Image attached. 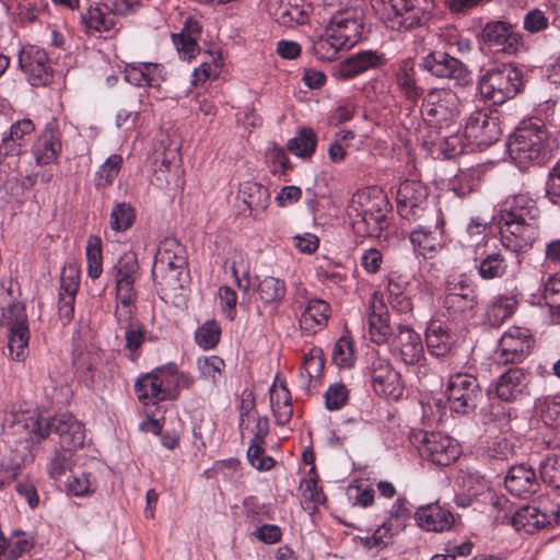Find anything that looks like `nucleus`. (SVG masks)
Listing matches in <instances>:
<instances>
[{
	"label": "nucleus",
	"mask_w": 560,
	"mask_h": 560,
	"mask_svg": "<svg viewBox=\"0 0 560 560\" xmlns=\"http://www.w3.org/2000/svg\"><path fill=\"white\" fill-rule=\"evenodd\" d=\"M390 205L384 191L378 187L358 190L348 206V215L352 229L362 237H380L387 226Z\"/></svg>",
	"instance_id": "f257e3e1"
},
{
	"label": "nucleus",
	"mask_w": 560,
	"mask_h": 560,
	"mask_svg": "<svg viewBox=\"0 0 560 560\" xmlns=\"http://www.w3.org/2000/svg\"><path fill=\"white\" fill-rule=\"evenodd\" d=\"M508 150L510 158L522 170L541 165L551 156L549 132L540 121H523L511 136Z\"/></svg>",
	"instance_id": "f03ea898"
},
{
	"label": "nucleus",
	"mask_w": 560,
	"mask_h": 560,
	"mask_svg": "<svg viewBox=\"0 0 560 560\" xmlns=\"http://www.w3.org/2000/svg\"><path fill=\"white\" fill-rule=\"evenodd\" d=\"M187 265L185 246L174 237L164 238L158 248L152 267L154 283L163 292L183 289L189 278Z\"/></svg>",
	"instance_id": "7ed1b4c3"
},
{
	"label": "nucleus",
	"mask_w": 560,
	"mask_h": 560,
	"mask_svg": "<svg viewBox=\"0 0 560 560\" xmlns=\"http://www.w3.org/2000/svg\"><path fill=\"white\" fill-rule=\"evenodd\" d=\"M460 102L451 89H431L422 98L421 114L429 133H442L443 129L460 127Z\"/></svg>",
	"instance_id": "20e7f679"
},
{
	"label": "nucleus",
	"mask_w": 560,
	"mask_h": 560,
	"mask_svg": "<svg viewBox=\"0 0 560 560\" xmlns=\"http://www.w3.org/2000/svg\"><path fill=\"white\" fill-rule=\"evenodd\" d=\"M392 28L408 31L430 20L433 0H372Z\"/></svg>",
	"instance_id": "39448f33"
},
{
	"label": "nucleus",
	"mask_w": 560,
	"mask_h": 560,
	"mask_svg": "<svg viewBox=\"0 0 560 560\" xmlns=\"http://www.w3.org/2000/svg\"><path fill=\"white\" fill-rule=\"evenodd\" d=\"M26 427L30 428V432L37 438L38 442L50 432H55L59 436L60 448L75 451L84 444V427L72 415L65 413L52 418L31 417Z\"/></svg>",
	"instance_id": "423d86ee"
},
{
	"label": "nucleus",
	"mask_w": 560,
	"mask_h": 560,
	"mask_svg": "<svg viewBox=\"0 0 560 560\" xmlns=\"http://www.w3.org/2000/svg\"><path fill=\"white\" fill-rule=\"evenodd\" d=\"M522 86V73L512 65H501L488 69L478 83L481 97L493 105H501L513 98Z\"/></svg>",
	"instance_id": "0eeeda50"
},
{
	"label": "nucleus",
	"mask_w": 560,
	"mask_h": 560,
	"mask_svg": "<svg viewBox=\"0 0 560 560\" xmlns=\"http://www.w3.org/2000/svg\"><path fill=\"white\" fill-rule=\"evenodd\" d=\"M11 295V289L0 288V298ZM0 323L10 331L8 349L10 357L15 361H23L27 355L30 330L25 307L21 303H9L7 307L0 305Z\"/></svg>",
	"instance_id": "6e6552de"
},
{
	"label": "nucleus",
	"mask_w": 560,
	"mask_h": 560,
	"mask_svg": "<svg viewBox=\"0 0 560 560\" xmlns=\"http://www.w3.org/2000/svg\"><path fill=\"white\" fill-rule=\"evenodd\" d=\"M421 223L410 232L413 250L423 257H433L445 245L444 215L438 208H431L428 217L418 219Z\"/></svg>",
	"instance_id": "1a4fd4ad"
},
{
	"label": "nucleus",
	"mask_w": 560,
	"mask_h": 560,
	"mask_svg": "<svg viewBox=\"0 0 560 560\" xmlns=\"http://www.w3.org/2000/svg\"><path fill=\"white\" fill-rule=\"evenodd\" d=\"M446 396L452 411L468 415L477 408L483 395L472 374L458 372L450 376Z\"/></svg>",
	"instance_id": "9d476101"
},
{
	"label": "nucleus",
	"mask_w": 560,
	"mask_h": 560,
	"mask_svg": "<svg viewBox=\"0 0 560 560\" xmlns=\"http://www.w3.org/2000/svg\"><path fill=\"white\" fill-rule=\"evenodd\" d=\"M420 68L435 78L453 80L459 86H466L472 81L468 67L445 50L429 52L421 59Z\"/></svg>",
	"instance_id": "9b49d317"
},
{
	"label": "nucleus",
	"mask_w": 560,
	"mask_h": 560,
	"mask_svg": "<svg viewBox=\"0 0 560 560\" xmlns=\"http://www.w3.org/2000/svg\"><path fill=\"white\" fill-rule=\"evenodd\" d=\"M415 442L420 455L439 466H448L460 455L459 444L440 432H419Z\"/></svg>",
	"instance_id": "f8f14e48"
},
{
	"label": "nucleus",
	"mask_w": 560,
	"mask_h": 560,
	"mask_svg": "<svg viewBox=\"0 0 560 560\" xmlns=\"http://www.w3.org/2000/svg\"><path fill=\"white\" fill-rule=\"evenodd\" d=\"M427 187L419 180L407 179L397 190V211L402 219L418 221L428 217L432 207L427 202Z\"/></svg>",
	"instance_id": "ddd939ff"
},
{
	"label": "nucleus",
	"mask_w": 560,
	"mask_h": 560,
	"mask_svg": "<svg viewBox=\"0 0 560 560\" xmlns=\"http://www.w3.org/2000/svg\"><path fill=\"white\" fill-rule=\"evenodd\" d=\"M131 4L126 0H115L112 3H95L90 5L81 20L90 31L109 33L117 31V15H124L131 11Z\"/></svg>",
	"instance_id": "4468645a"
},
{
	"label": "nucleus",
	"mask_w": 560,
	"mask_h": 560,
	"mask_svg": "<svg viewBox=\"0 0 560 560\" xmlns=\"http://www.w3.org/2000/svg\"><path fill=\"white\" fill-rule=\"evenodd\" d=\"M501 133L499 117L483 109L472 112L465 125V138L479 148L493 144Z\"/></svg>",
	"instance_id": "2eb2a0df"
},
{
	"label": "nucleus",
	"mask_w": 560,
	"mask_h": 560,
	"mask_svg": "<svg viewBox=\"0 0 560 560\" xmlns=\"http://www.w3.org/2000/svg\"><path fill=\"white\" fill-rule=\"evenodd\" d=\"M325 28L328 36L339 42L345 48H351L361 39L363 23L357 11L343 10L335 13Z\"/></svg>",
	"instance_id": "dca6fc26"
},
{
	"label": "nucleus",
	"mask_w": 560,
	"mask_h": 560,
	"mask_svg": "<svg viewBox=\"0 0 560 560\" xmlns=\"http://www.w3.org/2000/svg\"><path fill=\"white\" fill-rule=\"evenodd\" d=\"M481 37L487 46L509 55H515L524 47L522 34L504 21L488 22L482 28Z\"/></svg>",
	"instance_id": "f3484780"
},
{
	"label": "nucleus",
	"mask_w": 560,
	"mask_h": 560,
	"mask_svg": "<svg viewBox=\"0 0 560 560\" xmlns=\"http://www.w3.org/2000/svg\"><path fill=\"white\" fill-rule=\"evenodd\" d=\"M390 352L407 365L419 363L424 354L420 335L408 325L398 324L397 332L390 341Z\"/></svg>",
	"instance_id": "a211bd4d"
},
{
	"label": "nucleus",
	"mask_w": 560,
	"mask_h": 560,
	"mask_svg": "<svg viewBox=\"0 0 560 560\" xmlns=\"http://www.w3.org/2000/svg\"><path fill=\"white\" fill-rule=\"evenodd\" d=\"M499 225L503 245L513 252L527 250L538 236L534 221L499 220Z\"/></svg>",
	"instance_id": "6ab92c4d"
},
{
	"label": "nucleus",
	"mask_w": 560,
	"mask_h": 560,
	"mask_svg": "<svg viewBox=\"0 0 560 560\" xmlns=\"http://www.w3.org/2000/svg\"><path fill=\"white\" fill-rule=\"evenodd\" d=\"M443 304L454 317H471L478 304L477 294L466 281L448 283Z\"/></svg>",
	"instance_id": "aec40b11"
},
{
	"label": "nucleus",
	"mask_w": 560,
	"mask_h": 560,
	"mask_svg": "<svg viewBox=\"0 0 560 560\" xmlns=\"http://www.w3.org/2000/svg\"><path fill=\"white\" fill-rule=\"evenodd\" d=\"M530 375L521 368L509 369L495 382V396L503 401L513 402L529 395Z\"/></svg>",
	"instance_id": "412c9836"
},
{
	"label": "nucleus",
	"mask_w": 560,
	"mask_h": 560,
	"mask_svg": "<svg viewBox=\"0 0 560 560\" xmlns=\"http://www.w3.org/2000/svg\"><path fill=\"white\" fill-rule=\"evenodd\" d=\"M508 491L518 498H529L540 488L535 470L525 464L512 466L504 479Z\"/></svg>",
	"instance_id": "4be33fe9"
},
{
	"label": "nucleus",
	"mask_w": 560,
	"mask_h": 560,
	"mask_svg": "<svg viewBox=\"0 0 560 560\" xmlns=\"http://www.w3.org/2000/svg\"><path fill=\"white\" fill-rule=\"evenodd\" d=\"M539 215V209L535 199L528 192H520L509 196L500 209L499 220L502 221H535Z\"/></svg>",
	"instance_id": "5701e85b"
},
{
	"label": "nucleus",
	"mask_w": 560,
	"mask_h": 560,
	"mask_svg": "<svg viewBox=\"0 0 560 560\" xmlns=\"http://www.w3.org/2000/svg\"><path fill=\"white\" fill-rule=\"evenodd\" d=\"M22 70L31 77L33 85L48 83L50 79V66L47 52L36 46L23 50L19 58Z\"/></svg>",
	"instance_id": "b1692460"
},
{
	"label": "nucleus",
	"mask_w": 560,
	"mask_h": 560,
	"mask_svg": "<svg viewBox=\"0 0 560 560\" xmlns=\"http://www.w3.org/2000/svg\"><path fill=\"white\" fill-rule=\"evenodd\" d=\"M487 244H477L475 261L478 275L483 280L503 278L508 272V261L500 250H486Z\"/></svg>",
	"instance_id": "393cba45"
},
{
	"label": "nucleus",
	"mask_w": 560,
	"mask_h": 560,
	"mask_svg": "<svg viewBox=\"0 0 560 560\" xmlns=\"http://www.w3.org/2000/svg\"><path fill=\"white\" fill-rule=\"evenodd\" d=\"M532 345V338L518 329L505 332L499 343L500 359L504 363H520L529 353Z\"/></svg>",
	"instance_id": "a878e982"
},
{
	"label": "nucleus",
	"mask_w": 560,
	"mask_h": 560,
	"mask_svg": "<svg viewBox=\"0 0 560 560\" xmlns=\"http://www.w3.org/2000/svg\"><path fill=\"white\" fill-rule=\"evenodd\" d=\"M415 520L419 527L428 532L448 530L454 524L453 514L439 503H430L418 508Z\"/></svg>",
	"instance_id": "bb28decb"
},
{
	"label": "nucleus",
	"mask_w": 560,
	"mask_h": 560,
	"mask_svg": "<svg viewBox=\"0 0 560 560\" xmlns=\"http://www.w3.org/2000/svg\"><path fill=\"white\" fill-rule=\"evenodd\" d=\"M61 151L60 131L55 122H49L33 145V154L38 165L55 161Z\"/></svg>",
	"instance_id": "cd10ccee"
},
{
	"label": "nucleus",
	"mask_w": 560,
	"mask_h": 560,
	"mask_svg": "<svg viewBox=\"0 0 560 560\" xmlns=\"http://www.w3.org/2000/svg\"><path fill=\"white\" fill-rule=\"evenodd\" d=\"M384 54L374 50H362L348 57L340 63L338 73L342 79L354 78L370 69H377L385 63Z\"/></svg>",
	"instance_id": "c85d7f7f"
},
{
	"label": "nucleus",
	"mask_w": 560,
	"mask_h": 560,
	"mask_svg": "<svg viewBox=\"0 0 560 560\" xmlns=\"http://www.w3.org/2000/svg\"><path fill=\"white\" fill-rule=\"evenodd\" d=\"M369 331L371 340L377 345L387 341L392 335L387 308L377 293L372 295L370 302Z\"/></svg>",
	"instance_id": "c756f323"
},
{
	"label": "nucleus",
	"mask_w": 560,
	"mask_h": 560,
	"mask_svg": "<svg viewBox=\"0 0 560 560\" xmlns=\"http://www.w3.org/2000/svg\"><path fill=\"white\" fill-rule=\"evenodd\" d=\"M425 342L428 351L432 355L445 357L455 343V336L444 322L433 319L427 326Z\"/></svg>",
	"instance_id": "7c9ffc66"
},
{
	"label": "nucleus",
	"mask_w": 560,
	"mask_h": 560,
	"mask_svg": "<svg viewBox=\"0 0 560 560\" xmlns=\"http://www.w3.org/2000/svg\"><path fill=\"white\" fill-rule=\"evenodd\" d=\"M459 127L457 129H443V132L429 133L423 137V144L428 147H436L439 151L447 159L455 158L464 152L465 133L460 135Z\"/></svg>",
	"instance_id": "2f4dec72"
},
{
	"label": "nucleus",
	"mask_w": 560,
	"mask_h": 560,
	"mask_svg": "<svg viewBox=\"0 0 560 560\" xmlns=\"http://www.w3.org/2000/svg\"><path fill=\"white\" fill-rule=\"evenodd\" d=\"M35 130L34 122L24 118L11 125L9 132L4 133L1 139V147L4 149L5 155H20L26 147V137L31 136Z\"/></svg>",
	"instance_id": "473e14b6"
},
{
	"label": "nucleus",
	"mask_w": 560,
	"mask_h": 560,
	"mask_svg": "<svg viewBox=\"0 0 560 560\" xmlns=\"http://www.w3.org/2000/svg\"><path fill=\"white\" fill-rule=\"evenodd\" d=\"M416 75L415 63L411 59H404L398 65L395 73V80L400 93L412 104H417L423 94V89L418 84Z\"/></svg>",
	"instance_id": "72a5a7b5"
},
{
	"label": "nucleus",
	"mask_w": 560,
	"mask_h": 560,
	"mask_svg": "<svg viewBox=\"0 0 560 560\" xmlns=\"http://www.w3.org/2000/svg\"><path fill=\"white\" fill-rule=\"evenodd\" d=\"M371 376L376 392L393 395L398 383V374L393 370L389 361L376 357L371 363Z\"/></svg>",
	"instance_id": "f704fd0d"
},
{
	"label": "nucleus",
	"mask_w": 560,
	"mask_h": 560,
	"mask_svg": "<svg viewBox=\"0 0 560 560\" xmlns=\"http://www.w3.org/2000/svg\"><path fill=\"white\" fill-rule=\"evenodd\" d=\"M238 196L248 207L249 214L253 217L264 212L270 201L269 190L261 184L255 182H245L241 185Z\"/></svg>",
	"instance_id": "c9c22d12"
},
{
	"label": "nucleus",
	"mask_w": 560,
	"mask_h": 560,
	"mask_svg": "<svg viewBox=\"0 0 560 560\" xmlns=\"http://www.w3.org/2000/svg\"><path fill=\"white\" fill-rule=\"evenodd\" d=\"M139 261L133 252L124 253L113 267V276L116 282V289H129L135 287L139 275Z\"/></svg>",
	"instance_id": "e433bc0d"
},
{
	"label": "nucleus",
	"mask_w": 560,
	"mask_h": 560,
	"mask_svg": "<svg viewBox=\"0 0 560 560\" xmlns=\"http://www.w3.org/2000/svg\"><path fill=\"white\" fill-rule=\"evenodd\" d=\"M135 392L139 401L144 406H154L166 400L155 369L150 373L141 375L137 380L135 384Z\"/></svg>",
	"instance_id": "4c0bfd02"
},
{
	"label": "nucleus",
	"mask_w": 560,
	"mask_h": 560,
	"mask_svg": "<svg viewBox=\"0 0 560 560\" xmlns=\"http://www.w3.org/2000/svg\"><path fill=\"white\" fill-rule=\"evenodd\" d=\"M329 305L319 299L308 301L300 317V326L310 334H315L328 320Z\"/></svg>",
	"instance_id": "58836bf2"
},
{
	"label": "nucleus",
	"mask_w": 560,
	"mask_h": 560,
	"mask_svg": "<svg viewBox=\"0 0 560 560\" xmlns=\"http://www.w3.org/2000/svg\"><path fill=\"white\" fill-rule=\"evenodd\" d=\"M145 96V91H131L126 95V98L124 101V107L118 112L116 116V126L118 128L129 130L137 125L139 114L141 110V105Z\"/></svg>",
	"instance_id": "ea45409f"
},
{
	"label": "nucleus",
	"mask_w": 560,
	"mask_h": 560,
	"mask_svg": "<svg viewBox=\"0 0 560 560\" xmlns=\"http://www.w3.org/2000/svg\"><path fill=\"white\" fill-rule=\"evenodd\" d=\"M310 5L302 0L281 2L275 12L276 20L283 26L302 25L308 20Z\"/></svg>",
	"instance_id": "a19ab883"
},
{
	"label": "nucleus",
	"mask_w": 560,
	"mask_h": 560,
	"mask_svg": "<svg viewBox=\"0 0 560 560\" xmlns=\"http://www.w3.org/2000/svg\"><path fill=\"white\" fill-rule=\"evenodd\" d=\"M256 291L264 304L278 306L284 300L287 285L280 278L266 276L259 280Z\"/></svg>",
	"instance_id": "79ce46f5"
},
{
	"label": "nucleus",
	"mask_w": 560,
	"mask_h": 560,
	"mask_svg": "<svg viewBox=\"0 0 560 560\" xmlns=\"http://www.w3.org/2000/svg\"><path fill=\"white\" fill-rule=\"evenodd\" d=\"M324 365L323 350L313 347L308 353L304 354L302 360L300 369L301 385L308 389L312 381L322 375Z\"/></svg>",
	"instance_id": "37998d69"
},
{
	"label": "nucleus",
	"mask_w": 560,
	"mask_h": 560,
	"mask_svg": "<svg viewBox=\"0 0 560 560\" xmlns=\"http://www.w3.org/2000/svg\"><path fill=\"white\" fill-rule=\"evenodd\" d=\"M270 405L276 418V422L279 425L287 424L293 413L291 406V395L284 385L280 388H276L273 385L270 389Z\"/></svg>",
	"instance_id": "c03bdc74"
},
{
	"label": "nucleus",
	"mask_w": 560,
	"mask_h": 560,
	"mask_svg": "<svg viewBox=\"0 0 560 560\" xmlns=\"http://www.w3.org/2000/svg\"><path fill=\"white\" fill-rule=\"evenodd\" d=\"M136 220L135 208L126 202H117L112 209L109 225L115 232H125L130 229Z\"/></svg>",
	"instance_id": "a18cd8bd"
},
{
	"label": "nucleus",
	"mask_w": 560,
	"mask_h": 560,
	"mask_svg": "<svg viewBox=\"0 0 560 560\" xmlns=\"http://www.w3.org/2000/svg\"><path fill=\"white\" fill-rule=\"evenodd\" d=\"M345 48L339 42L328 36L325 30L318 38H316L311 47V52L322 61H332L337 58L340 49Z\"/></svg>",
	"instance_id": "49530a36"
},
{
	"label": "nucleus",
	"mask_w": 560,
	"mask_h": 560,
	"mask_svg": "<svg viewBox=\"0 0 560 560\" xmlns=\"http://www.w3.org/2000/svg\"><path fill=\"white\" fill-rule=\"evenodd\" d=\"M316 148V136L310 128H303L298 136L290 139L288 150L300 158H310Z\"/></svg>",
	"instance_id": "de8ad7c7"
},
{
	"label": "nucleus",
	"mask_w": 560,
	"mask_h": 560,
	"mask_svg": "<svg viewBox=\"0 0 560 560\" xmlns=\"http://www.w3.org/2000/svg\"><path fill=\"white\" fill-rule=\"evenodd\" d=\"M88 275L97 279L103 271L102 242L97 236H90L86 244Z\"/></svg>",
	"instance_id": "09e8293b"
},
{
	"label": "nucleus",
	"mask_w": 560,
	"mask_h": 560,
	"mask_svg": "<svg viewBox=\"0 0 560 560\" xmlns=\"http://www.w3.org/2000/svg\"><path fill=\"white\" fill-rule=\"evenodd\" d=\"M122 164V158L118 154L110 155L95 174L96 188H104L110 185L117 177Z\"/></svg>",
	"instance_id": "8fccbe9b"
},
{
	"label": "nucleus",
	"mask_w": 560,
	"mask_h": 560,
	"mask_svg": "<svg viewBox=\"0 0 560 560\" xmlns=\"http://www.w3.org/2000/svg\"><path fill=\"white\" fill-rule=\"evenodd\" d=\"M161 382V388L165 395L166 400H175L178 398L179 393L176 385L177 366L174 363H170L164 366L155 369Z\"/></svg>",
	"instance_id": "3c124183"
},
{
	"label": "nucleus",
	"mask_w": 560,
	"mask_h": 560,
	"mask_svg": "<svg viewBox=\"0 0 560 560\" xmlns=\"http://www.w3.org/2000/svg\"><path fill=\"white\" fill-rule=\"evenodd\" d=\"M540 479L549 487L560 489V456L550 455L539 463Z\"/></svg>",
	"instance_id": "603ef678"
},
{
	"label": "nucleus",
	"mask_w": 560,
	"mask_h": 560,
	"mask_svg": "<svg viewBox=\"0 0 560 560\" xmlns=\"http://www.w3.org/2000/svg\"><path fill=\"white\" fill-rule=\"evenodd\" d=\"M441 40L444 43V50L453 56H465L471 50L470 39L463 37L455 30L442 33Z\"/></svg>",
	"instance_id": "864d4df0"
},
{
	"label": "nucleus",
	"mask_w": 560,
	"mask_h": 560,
	"mask_svg": "<svg viewBox=\"0 0 560 560\" xmlns=\"http://www.w3.org/2000/svg\"><path fill=\"white\" fill-rule=\"evenodd\" d=\"M302 498L304 509L307 511H315L316 505L323 504L326 501V497L317 480L308 479L301 483Z\"/></svg>",
	"instance_id": "5fc2aeb1"
},
{
	"label": "nucleus",
	"mask_w": 560,
	"mask_h": 560,
	"mask_svg": "<svg viewBox=\"0 0 560 560\" xmlns=\"http://www.w3.org/2000/svg\"><path fill=\"white\" fill-rule=\"evenodd\" d=\"M148 331L139 322L129 323L125 328L126 348L130 352V359L133 361L137 358V350L145 340Z\"/></svg>",
	"instance_id": "6e6d98bb"
},
{
	"label": "nucleus",
	"mask_w": 560,
	"mask_h": 560,
	"mask_svg": "<svg viewBox=\"0 0 560 560\" xmlns=\"http://www.w3.org/2000/svg\"><path fill=\"white\" fill-rule=\"evenodd\" d=\"M220 336V326L214 320H209L197 329L195 340L201 348L208 350L217 346Z\"/></svg>",
	"instance_id": "4d7b16f0"
},
{
	"label": "nucleus",
	"mask_w": 560,
	"mask_h": 560,
	"mask_svg": "<svg viewBox=\"0 0 560 560\" xmlns=\"http://www.w3.org/2000/svg\"><path fill=\"white\" fill-rule=\"evenodd\" d=\"M332 362L339 368H350L354 361L353 346L350 339L339 338L332 349Z\"/></svg>",
	"instance_id": "13d9d810"
},
{
	"label": "nucleus",
	"mask_w": 560,
	"mask_h": 560,
	"mask_svg": "<svg viewBox=\"0 0 560 560\" xmlns=\"http://www.w3.org/2000/svg\"><path fill=\"white\" fill-rule=\"evenodd\" d=\"M250 418L256 422L255 428L250 431L254 433L252 438V442L264 443L265 438L269 432V423L266 417H255L249 412L241 413L240 429L242 434H244L245 430H248Z\"/></svg>",
	"instance_id": "bf43d9fd"
},
{
	"label": "nucleus",
	"mask_w": 560,
	"mask_h": 560,
	"mask_svg": "<svg viewBox=\"0 0 560 560\" xmlns=\"http://www.w3.org/2000/svg\"><path fill=\"white\" fill-rule=\"evenodd\" d=\"M73 452V450L68 448L56 450L47 467L48 474L51 478L58 479L63 476L68 469H70Z\"/></svg>",
	"instance_id": "052dcab7"
},
{
	"label": "nucleus",
	"mask_w": 560,
	"mask_h": 560,
	"mask_svg": "<svg viewBox=\"0 0 560 560\" xmlns=\"http://www.w3.org/2000/svg\"><path fill=\"white\" fill-rule=\"evenodd\" d=\"M389 303L392 310L401 315H411L412 302L410 296L406 292L399 291L397 283H389Z\"/></svg>",
	"instance_id": "680f3d73"
},
{
	"label": "nucleus",
	"mask_w": 560,
	"mask_h": 560,
	"mask_svg": "<svg viewBox=\"0 0 560 560\" xmlns=\"http://www.w3.org/2000/svg\"><path fill=\"white\" fill-rule=\"evenodd\" d=\"M80 284V271L77 265L69 264L62 268L60 275V292L75 295Z\"/></svg>",
	"instance_id": "e2e57ef3"
},
{
	"label": "nucleus",
	"mask_w": 560,
	"mask_h": 560,
	"mask_svg": "<svg viewBox=\"0 0 560 560\" xmlns=\"http://www.w3.org/2000/svg\"><path fill=\"white\" fill-rule=\"evenodd\" d=\"M197 366L201 376L211 378L215 382L221 375L225 364L220 357L211 355L199 358L197 360Z\"/></svg>",
	"instance_id": "0e129e2a"
},
{
	"label": "nucleus",
	"mask_w": 560,
	"mask_h": 560,
	"mask_svg": "<svg viewBox=\"0 0 560 560\" xmlns=\"http://www.w3.org/2000/svg\"><path fill=\"white\" fill-rule=\"evenodd\" d=\"M536 408L546 425L560 427V399H546Z\"/></svg>",
	"instance_id": "69168bd1"
},
{
	"label": "nucleus",
	"mask_w": 560,
	"mask_h": 560,
	"mask_svg": "<svg viewBox=\"0 0 560 560\" xmlns=\"http://www.w3.org/2000/svg\"><path fill=\"white\" fill-rule=\"evenodd\" d=\"M393 536V523L390 520H387L376 528L371 537L364 539V546L366 548L376 547L383 549L389 544Z\"/></svg>",
	"instance_id": "338daca9"
},
{
	"label": "nucleus",
	"mask_w": 560,
	"mask_h": 560,
	"mask_svg": "<svg viewBox=\"0 0 560 560\" xmlns=\"http://www.w3.org/2000/svg\"><path fill=\"white\" fill-rule=\"evenodd\" d=\"M545 196L553 205H560V160L550 168L546 185Z\"/></svg>",
	"instance_id": "774afa93"
}]
</instances>
